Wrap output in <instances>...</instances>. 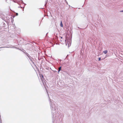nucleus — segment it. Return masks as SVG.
I'll return each instance as SVG.
<instances>
[{
	"label": "nucleus",
	"instance_id": "6",
	"mask_svg": "<svg viewBox=\"0 0 123 123\" xmlns=\"http://www.w3.org/2000/svg\"><path fill=\"white\" fill-rule=\"evenodd\" d=\"M121 12H123V10L122 11H120Z\"/></svg>",
	"mask_w": 123,
	"mask_h": 123
},
{
	"label": "nucleus",
	"instance_id": "8",
	"mask_svg": "<svg viewBox=\"0 0 123 123\" xmlns=\"http://www.w3.org/2000/svg\"><path fill=\"white\" fill-rule=\"evenodd\" d=\"M96 43H97V42L96 41Z\"/></svg>",
	"mask_w": 123,
	"mask_h": 123
},
{
	"label": "nucleus",
	"instance_id": "7",
	"mask_svg": "<svg viewBox=\"0 0 123 123\" xmlns=\"http://www.w3.org/2000/svg\"><path fill=\"white\" fill-rule=\"evenodd\" d=\"M68 46H69V44H68Z\"/></svg>",
	"mask_w": 123,
	"mask_h": 123
},
{
	"label": "nucleus",
	"instance_id": "2",
	"mask_svg": "<svg viewBox=\"0 0 123 123\" xmlns=\"http://www.w3.org/2000/svg\"><path fill=\"white\" fill-rule=\"evenodd\" d=\"M60 26L61 27H63V24H62V21L61 22Z\"/></svg>",
	"mask_w": 123,
	"mask_h": 123
},
{
	"label": "nucleus",
	"instance_id": "4",
	"mask_svg": "<svg viewBox=\"0 0 123 123\" xmlns=\"http://www.w3.org/2000/svg\"><path fill=\"white\" fill-rule=\"evenodd\" d=\"M98 61H100L101 60V58L100 57H99L98 58Z\"/></svg>",
	"mask_w": 123,
	"mask_h": 123
},
{
	"label": "nucleus",
	"instance_id": "3",
	"mask_svg": "<svg viewBox=\"0 0 123 123\" xmlns=\"http://www.w3.org/2000/svg\"><path fill=\"white\" fill-rule=\"evenodd\" d=\"M61 67H60L59 68V70H58L59 72L61 70Z\"/></svg>",
	"mask_w": 123,
	"mask_h": 123
},
{
	"label": "nucleus",
	"instance_id": "1",
	"mask_svg": "<svg viewBox=\"0 0 123 123\" xmlns=\"http://www.w3.org/2000/svg\"><path fill=\"white\" fill-rule=\"evenodd\" d=\"M107 52H108L107 50H105L103 51V52L104 54H105L107 53Z\"/></svg>",
	"mask_w": 123,
	"mask_h": 123
},
{
	"label": "nucleus",
	"instance_id": "5",
	"mask_svg": "<svg viewBox=\"0 0 123 123\" xmlns=\"http://www.w3.org/2000/svg\"><path fill=\"white\" fill-rule=\"evenodd\" d=\"M16 16H18V14L17 13H16Z\"/></svg>",
	"mask_w": 123,
	"mask_h": 123
}]
</instances>
